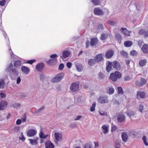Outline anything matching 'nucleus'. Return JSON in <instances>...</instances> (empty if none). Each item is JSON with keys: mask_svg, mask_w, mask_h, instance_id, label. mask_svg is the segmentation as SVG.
Wrapping results in <instances>:
<instances>
[{"mask_svg": "<svg viewBox=\"0 0 148 148\" xmlns=\"http://www.w3.org/2000/svg\"><path fill=\"white\" fill-rule=\"evenodd\" d=\"M44 65L43 63H40L38 64L36 66V68L38 71H40L44 68Z\"/></svg>", "mask_w": 148, "mask_h": 148, "instance_id": "aec40b11", "label": "nucleus"}, {"mask_svg": "<svg viewBox=\"0 0 148 148\" xmlns=\"http://www.w3.org/2000/svg\"><path fill=\"white\" fill-rule=\"evenodd\" d=\"M62 56H60L62 58H66L69 56L71 54L70 52L68 51H63L62 53Z\"/></svg>", "mask_w": 148, "mask_h": 148, "instance_id": "f3484780", "label": "nucleus"}, {"mask_svg": "<svg viewBox=\"0 0 148 148\" xmlns=\"http://www.w3.org/2000/svg\"><path fill=\"white\" fill-rule=\"evenodd\" d=\"M146 80L144 78H141L140 82L137 81L136 82V84L137 86H142L146 84Z\"/></svg>", "mask_w": 148, "mask_h": 148, "instance_id": "4468645a", "label": "nucleus"}, {"mask_svg": "<svg viewBox=\"0 0 148 148\" xmlns=\"http://www.w3.org/2000/svg\"><path fill=\"white\" fill-rule=\"evenodd\" d=\"M112 63L111 62H109L106 67V70L108 72H109L112 69Z\"/></svg>", "mask_w": 148, "mask_h": 148, "instance_id": "7c9ffc66", "label": "nucleus"}, {"mask_svg": "<svg viewBox=\"0 0 148 148\" xmlns=\"http://www.w3.org/2000/svg\"><path fill=\"white\" fill-rule=\"evenodd\" d=\"M66 65L67 67L70 69L71 67L72 64L71 62H69L66 63Z\"/></svg>", "mask_w": 148, "mask_h": 148, "instance_id": "6e6d98bb", "label": "nucleus"}, {"mask_svg": "<svg viewBox=\"0 0 148 148\" xmlns=\"http://www.w3.org/2000/svg\"><path fill=\"white\" fill-rule=\"evenodd\" d=\"M133 44L132 42L130 41H126L124 43V45L125 47L131 46Z\"/></svg>", "mask_w": 148, "mask_h": 148, "instance_id": "c756f323", "label": "nucleus"}, {"mask_svg": "<svg viewBox=\"0 0 148 148\" xmlns=\"http://www.w3.org/2000/svg\"><path fill=\"white\" fill-rule=\"evenodd\" d=\"M5 82L4 80L2 79H0V88L3 89L5 87Z\"/></svg>", "mask_w": 148, "mask_h": 148, "instance_id": "72a5a7b5", "label": "nucleus"}, {"mask_svg": "<svg viewBox=\"0 0 148 148\" xmlns=\"http://www.w3.org/2000/svg\"><path fill=\"white\" fill-rule=\"evenodd\" d=\"M98 42L97 39L95 38H93L91 39L90 41V45L92 46H94Z\"/></svg>", "mask_w": 148, "mask_h": 148, "instance_id": "a878e982", "label": "nucleus"}, {"mask_svg": "<svg viewBox=\"0 0 148 148\" xmlns=\"http://www.w3.org/2000/svg\"><path fill=\"white\" fill-rule=\"evenodd\" d=\"M84 148H91V145L89 143H86L84 145Z\"/></svg>", "mask_w": 148, "mask_h": 148, "instance_id": "8fccbe9b", "label": "nucleus"}, {"mask_svg": "<svg viewBox=\"0 0 148 148\" xmlns=\"http://www.w3.org/2000/svg\"><path fill=\"white\" fill-rule=\"evenodd\" d=\"M21 134L22 135V138H20V139L21 140L23 141H24L25 140V138L23 136V134L22 132L21 133Z\"/></svg>", "mask_w": 148, "mask_h": 148, "instance_id": "69168bd1", "label": "nucleus"}, {"mask_svg": "<svg viewBox=\"0 0 148 148\" xmlns=\"http://www.w3.org/2000/svg\"><path fill=\"white\" fill-rule=\"evenodd\" d=\"M64 76V74L62 73L58 74L51 80L53 83L58 82H60Z\"/></svg>", "mask_w": 148, "mask_h": 148, "instance_id": "f03ea898", "label": "nucleus"}, {"mask_svg": "<svg viewBox=\"0 0 148 148\" xmlns=\"http://www.w3.org/2000/svg\"><path fill=\"white\" fill-rule=\"evenodd\" d=\"M96 62L95 59H90L88 60V64L89 65L92 66L95 64Z\"/></svg>", "mask_w": 148, "mask_h": 148, "instance_id": "2f4dec72", "label": "nucleus"}, {"mask_svg": "<svg viewBox=\"0 0 148 148\" xmlns=\"http://www.w3.org/2000/svg\"><path fill=\"white\" fill-rule=\"evenodd\" d=\"M115 38L118 40H120L122 38V37L120 34L116 33L115 35Z\"/></svg>", "mask_w": 148, "mask_h": 148, "instance_id": "c9c22d12", "label": "nucleus"}, {"mask_svg": "<svg viewBox=\"0 0 148 148\" xmlns=\"http://www.w3.org/2000/svg\"><path fill=\"white\" fill-rule=\"evenodd\" d=\"M64 67V65L63 63L60 64L59 66L58 69L60 70H62Z\"/></svg>", "mask_w": 148, "mask_h": 148, "instance_id": "603ef678", "label": "nucleus"}, {"mask_svg": "<svg viewBox=\"0 0 148 148\" xmlns=\"http://www.w3.org/2000/svg\"><path fill=\"white\" fill-rule=\"evenodd\" d=\"M114 92V89L112 88H110L108 90V93L109 94H112Z\"/></svg>", "mask_w": 148, "mask_h": 148, "instance_id": "de8ad7c7", "label": "nucleus"}, {"mask_svg": "<svg viewBox=\"0 0 148 148\" xmlns=\"http://www.w3.org/2000/svg\"><path fill=\"white\" fill-rule=\"evenodd\" d=\"M147 31H145L144 29L140 30L138 32V34L140 35H143L145 37H147L145 36V34L147 33Z\"/></svg>", "mask_w": 148, "mask_h": 148, "instance_id": "cd10ccee", "label": "nucleus"}, {"mask_svg": "<svg viewBox=\"0 0 148 148\" xmlns=\"http://www.w3.org/2000/svg\"><path fill=\"white\" fill-rule=\"evenodd\" d=\"M79 88L78 84L76 83H72L70 87L71 90L73 92H75Z\"/></svg>", "mask_w": 148, "mask_h": 148, "instance_id": "0eeeda50", "label": "nucleus"}, {"mask_svg": "<svg viewBox=\"0 0 148 148\" xmlns=\"http://www.w3.org/2000/svg\"><path fill=\"white\" fill-rule=\"evenodd\" d=\"M21 122V119H18L17 120L16 123L17 125H20Z\"/></svg>", "mask_w": 148, "mask_h": 148, "instance_id": "e2e57ef3", "label": "nucleus"}, {"mask_svg": "<svg viewBox=\"0 0 148 148\" xmlns=\"http://www.w3.org/2000/svg\"><path fill=\"white\" fill-rule=\"evenodd\" d=\"M54 136L56 140L57 141H59L62 140L61 134L59 133H55Z\"/></svg>", "mask_w": 148, "mask_h": 148, "instance_id": "6ab92c4d", "label": "nucleus"}, {"mask_svg": "<svg viewBox=\"0 0 148 148\" xmlns=\"http://www.w3.org/2000/svg\"><path fill=\"white\" fill-rule=\"evenodd\" d=\"M46 148H54V146L50 141H47L45 143Z\"/></svg>", "mask_w": 148, "mask_h": 148, "instance_id": "a211bd4d", "label": "nucleus"}, {"mask_svg": "<svg viewBox=\"0 0 148 148\" xmlns=\"http://www.w3.org/2000/svg\"><path fill=\"white\" fill-rule=\"evenodd\" d=\"M122 77V74L119 72L115 71L114 73H111L110 76V79L113 82H116L117 79H120Z\"/></svg>", "mask_w": 148, "mask_h": 148, "instance_id": "f257e3e1", "label": "nucleus"}, {"mask_svg": "<svg viewBox=\"0 0 148 148\" xmlns=\"http://www.w3.org/2000/svg\"><path fill=\"white\" fill-rule=\"evenodd\" d=\"M8 103L5 101H1L0 102V110H3L5 109L7 106Z\"/></svg>", "mask_w": 148, "mask_h": 148, "instance_id": "ddd939ff", "label": "nucleus"}, {"mask_svg": "<svg viewBox=\"0 0 148 148\" xmlns=\"http://www.w3.org/2000/svg\"><path fill=\"white\" fill-rule=\"evenodd\" d=\"M108 37V35L107 34H102L100 37V39L102 40H104Z\"/></svg>", "mask_w": 148, "mask_h": 148, "instance_id": "e433bc0d", "label": "nucleus"}, {"mask_svg": "<svg viewBox=\"0 0 148 148\" xmlns=\"http://www.w3.org/2000/svg\"><path fill=\"white\" fill-rule=\"evenodd\" d=\"M118 92L119 94H123V92L122 87H119L117 88Z\"/></svg>", "mask_w": 148, "mask_h": 148, "instance_id": "79ce46f5", "label": "nucleus"}, {"mask_svg": "<svg viewBox=\"0 0 148 148\" xmlns=\"http://www.w3.org/2000/svg\"><path fill=\"white\" fill-rule=\"evenodd\" d=\"M142 139L145 145L146 146H148V143L147 141L146 137L145 136H143L142 138Z\"/></svg>", "mask_w": 148, "mask_h": 148, "instance_id": "49530a36", "label": "nucleus"}, {"mask_svg": "<svg viewBox=\"0 0 148 148\" xmlns=\"http://www.w3.org/2000/svg\"><path fill=\"white\" fill-rule=\"evenodd\" d=\"M112 63V66L114 69L116 70H119L120 69L121 65L118 62L114 61Z\"/></svg>", "mask_w": 148, "mask_h": 148, "instance_id": "1a4fd4ad", "label": "nucleus"}, {"mask_svg": "<svg viewBox=\"0 0 148 148\" xmlns=\"http://www.w3.org/2000/svg\"><path fill=\"white\" fill-rule=\"evenodd\" d=\"M145 95L144 92L138 91L137 92L136 98L138 99H140L141 98H144Z\"/></svg>", "mask_w": 148, "mask_h": 148, "instance_id": "dca6fc26", "label": "nucleus"}, {"mask_svg": "<svg viewBox=\"0 0 148 148\" xmlns=\"http://www.w3.org/2000/svg\"><path fill=\"white\" fill-rule=\"evenodd\" d=\"M8 72H10V74L11 77H13V76H18L19 74L18 70L15 68H12Z\"/></svg>", "mask_w": 148, "mask_h": 148, "instance_id": "20e7f679", "label": "nucleus"}, {"mask_svg": "<svg viewBox=\"0 0 148 148\" xmlns=\"http://www.w3.org/2000/svg\"><path fill=\"white\" fill-rule=\"evenodd\" d=\"M130 79V78L129 76H126L124 78V81H127Z\"/></svg>", "mask_w": 148, "mask_h": 148, "instance_id": "680f3d73", "label": "nucleus"}, {"mask_svg": "<svg viewBox=\"0 0 148 148\" xmlns=\"http://www.w3.org/2000/svg\"><path fill=\"white\" fill-rule=\"evenodd\" d=\"M5 3L6 1L5 0L0 1V5L2 6H4L5 4Z\"/></svg>", "mask_w": 148, "mask_h": 148, "instance_id": "3c124183", "label": "nucleus"}, {"mask_svg": "<svg viewBox=\"0 0 148 148\" xmlns=\"http://www.w3.org/2000/svg\"><path fill=\"white\" fill-rule=\"evenodd\" d=\"M126 113L127 115L130 117L131 120H134V117H135V116L136 115V114L134 112L128 110Z\"/></svg>", "mask_w": 148, "mask_h": 148, "instance_id": "6e6552de", "label": "nucleus"}, {"mask_svg": "<svg viewBox=\"0 0 148 148\" xmlns=\"http://www.w3.org/2000/svg\"><path fill=\"white\" fill-rule=\"evenodd\" d=\"M48 136V135H45L44 134L42 131H41L40 133L39 134L40 137L41 138H45Z\"/></svg>", "mask_w": 148, "mask_h": 148, "instance_id": "ea45409f", "label": "nucleus"}, {"mask_svg": "<svg viewBox=\"0 0 148 148\" xmlns=\"http://www.w3.org/2000/svg\"><path fill=\"white\" fill-rule=\"evenodd\" d=\"M96 105V104L95 103H93L92 105V106L90 108V111L91 112H93L95 110V108Z\"/></svg>", "mask_w": 148, "mask_h": 148, "instance_id": "37998d69", "label": "nucleus"}, {"mask_svg": "<svg viewBox=\"0 0 148 148\" xmlns=\"http://www.w3.org/2000/svg\"><path fill=\"white\" fill-rule=\"evenodd\" d=\"M116 129V127L115 126H114L112 127L111 130L112 131H114Z\"/></svg>", "mask_w": 148, "mask_h": 148, "instance_id": "774afa93", "label": "nucleus"}, {"mask_svg": "<svg viewBox=\"0 0 148 148\" xmlns=\"http://www.w3.org/2000/svg\"><path fill=\"white\" fill-rule=\"evenodd\" d=\"M103 55L102 53H99L94 58L96 62H99L103 60Z\"/></svg>", "mask_w": 148, "mask_h": 148, "instance_id": "9d476101", "label": "nucleus"}, {"mask_svg": "<svg viewBox=\"0 0 148 148\" xmlns=\"http://www.w3.org/2000/svg\"><path fill=\"white\" fill-rule=\"evenodd\" d=\"M13 64L12 63H10L8 67L6 69L5 71L6 72H8L10 70V69L13 68Z\"/></svg>", "mask_w": 148, "mask_h": 148, "instance_id": "a19ab883", "label": "nucleus"}, {"mask_svg": "<svg viewBox=\"0 0 148 148\" xmlns=\"http://www.w3.org/2000/svg\"><path fill=\"white\" fill-rule=\"evenodd\" d=\"M144 109L145 108L144 106L142 105H140V106L139 110L140 112H142Z\"/></svg>", "mask_w": 148, "mask_h": 148, "instance_id": "09e8293b", "label": "nucleus"}, {"mask_svg": "<svg viewBox=\"0 0 148 148\" xmlns=\"http://www.w3.org/2000/svg\"><path fill=\"white\" fill-rule=\"evenodd\" d=\"M21 61L18 60L15 61L14 64V66L16 68H18V66H21Z\"/></svg>", "mask_w": 148, "mask_h": 148, "instance_id": "c85d7f7f", "label": "nucleus"}, {"mask_svg": "<svg viewBox=\"0 0 148 148\" xmlns=\"http://www.w3.org/2000/svg\"><path fill=\"white\" fill-rule=\"evenodd\" d=\"M126 117L124 114L122 112L119 113L117 117V121L119 123L124 122L125 121Z\"/></svg>", "mask_w": 148, "mask_h": 148, "instance_id": "7ed1b4c3", "label": "nucleus"}, {"mask_svg": "<svg viewBox=\"0 0 148 148\" xmlns=\"http://www.w3.org/2000/svg\"><path fill=\"white\" fill-rule=\"evenodd\" d=\"M121 137L123 141L126 142L128 139V136L125 132H123L121 134Z\"/></svg>", "mask_w": 148, "mask_h": 148, "instance_id": "4be33fe9", "label": "nucleus"}, {"mask_svg": "<svg viewBox=\"0 0 148 148\" xmlns=\"http://www.w3.org/2000/svg\"><path fill=\"white\" fill-rule=\"evenodd\" d=\"M78 72H81L82 71L83 67L82 65L81 64L77 65L75 66Z\"/></svg>", "mask_w": 148, "mask_h": 148, "instance_id": "473e14b6", "label": "nucleus"}, {"mask_svg": "<svg viewBox=\"0 0 148 148\" xmlns=\"http://www.w3.org/2000/svg\"><path fill=\"white\" fill-rule=\"evenodd\" d=\"M19 127H15L14 129V131L15 132H18L19 131Z\"/></svg>", "mask_w": 148, "mask_h": 148, "instance_id": "13d9d810", "label": "nucleus"}, {"mask_svg": "<svg viewBox=\"0 0 148 148\" xmlns=\"http://www.w3.org/2000/svg\"><path fill=\"white\" fill-rule=\"evenodd\" d=\"M146 63L147 60H142L139 62V64L141 66H143L146 64Z\"/></svg>", "mask_w": 148, "mask_h": 148, "instance_id": "f704fd0d", "label": "nucleus"}, {"mask_svg": "<svg viewBox=\"0 0 148 148\" xmlns=\"http://www.w3.org/2000/svg\"><path fill=\"white\" fill-rule=\"evenodd\" d=\"M38 140V138H36L34 140H32L30 139H29L30 141V143L32 145H36L37 144V141Z\"/></svg>", "mask_w": 148, "mask_h": 148, "instance_id": "bb28decb", "label": "nucleus"}, {"mask_svg": "<svg viewBox=\"0 0 148 148\" xmlns=\"http://www.w3.org/2000/svg\"><path fill=\"white\" fill-rule=\"evenodd\" d=\"M137 51L135 50L132 51L130 53V55L133 56H136L137 55Z\"/></svg>", "mask_w": 148, "mask_h": 148, "instance_id": "a18cd8bd", "label": "nucleus"}, {"mask_svg": "<svg viewBox=\"0 0 148 148\" xmlns=\"http://www.w3.org/2000/svg\"><path fill=\"white\" fill-rule=\"evenodd\" d=\"M121 54L124 57H127V53L124 51H121Z\"/></svg>", "mask_w": 148, "mask_h": 148, "instance_id": "5fc2aeb1", "label": "nucleus"}, {"mask_svg": "<svg viewBox=\"0 0 148 148\" xmlns=\"http://www.w3.org/2000/svg\"><path fill=\"white\" fill-rule=\"evenodd\" d=\"M57 56L56 54H53L51 55L50 56V57L51 58H57Z\"/></svg>", "mask_w": 148, "mask_h": 148, "instance_id": "0e129e2a", "label": "nucleus"}, {"mask_svg": "<svg viewBox=\"0 0 148 148\" xmlns=\"http://www.w3.org/2000/svg\"><path fill=\"white\" fill-rule=\"evenodd\" d=\"M121 33L125 36H130L131 32L128 31L126 28L122 27L120 29Z\"/></svg>", "mask_w": 148, "mask_h": 148, "instance_id": "f8f14e48", "label": "nucleus"}, {"mask_svg": "<svg viewBox=\"0 0 148 148\" xmlns=\"http://www.w3.org/2000/svg\"><path fill=\"white\" fill-rule=\"evenodd\" d=\"M35 61H36V60L35 59H33V60H29L27 61V63L28 64H32Z\"/></svg>", "mask_w": 148, "mask_h": 148, "instance_id": "864d4df0", "label": "nucleus"}, {"mask_svg": "<svg viewBox=\"0 0 148 148\" xmlns=\"http://www.w3.org/2000/svg\"><path fill=\"white\" fill-rule=\"evenodd\" d=\"M102 128L103 129V131L105 134H107L109 131L108 127L105 125H103Z\"/></svg>", "mask_w": 148, "mask_h": 148, "instance_id": "b1692460", "label": "nucleus"}, {"mask_svg": "<svg viewBox=\"0 0 148 148\" xmlns=\"http://www.w3.org/2000/svg\"><path fill=\"white\" fill-rule=\"evenodd\" d=\"M143 52L145 53H148V45H144L142 48Z\"/></svg>", "mask_w": 148, "mask_h": 148, "instance_id": "393cba45", "label": "nucleus"}, {"mask_svg": "<svg viewBox=\"0 0 148 148\" xmlns=\"http://www.w3.org/2000/svg\"><path fill=\"white\" fill-rule=\"evenodd\" d=\"M45 108L44 106H42L41 108L38 109V110L35 111L34 113L35 114H38L40 113V112L43 110Z\"/></svg>", "mask_w": 148, "mask_h": 148, "instance_id": "58836bf2", "label": "nucleus"}, {"mask_svg": "<svg viewBox=\"0 0 148 148\" xmlns=\"http://www.w3.org/2000/svg\"><path fill=\"white\" fill-rule=\"evenodd\" d=\"M98 101L101 103H107L109 102L106 96H100L98 99Z\"/></svg>", "mask_w": 148, "mask_h": 148, "instance_id": "423d86ee", "label": "nucleus"}, {"mask_svg": "<svg viewBox=\"0 0 148 148\" xmlns=\"http://www.w3.org/2000/svg\"><path fill=\"white\" fill-rule=\"evenodd\" d=\"M57 61V60L56 59H51L48 60L47 62L48 64L49 65H52L54 64Z\"/></svg>", "mask_w": 148, "mask_h": 148, "instance_id": "5701e85b", "label": "nucleus"}, {"mask_svg": "<svg viewBox=\"0 0 148 148\" xmlns=\"http://www.w3.org/2000/svg\"><path fill=\"white\" fill-rule=\"evenodd\" d=\"M114 51L111 50H110L106 52L105 54V57L107 59H109L111 58L113 55Z\"/></svg>", "mask_w": 148, "mask_h": 148, "instance_id": "2eb2a0df", "label": "nucleus"}, {"mask_svg": "<svg viewBox=\"0 0 148 148\" xmlns=\"http://www.w3.org/2000/svg\"><path fill=\"white\" fill-rule=\"evenodd\" d=\"M94 13L95 15L98 16H103L104 14V12L102 10L98 7L94 9Z\"/></svg>", "mask_w": 148, "mask_h": 148, "instance_id": "39448f33", "label": "nucleus"}, {"mask_svg": "<svg viewBox=\"0 0 148 148\" xmlns=\"http://www.w3.org/2000/svg\"><path fill=\"white\" fill-rule=\"evenodd\" d=\"M104 78V76L103 74L101 72H100L99 74V79H103Z\"/></svg>", "mask_w": 148, "mask_h": 148, "instance_id": "c03bdc74", "label": "nucleus"}, {"mask_svg": "<svg viewBox=\"0 0 148 148\" xmlns=\"http://www.w3.org/2000/svg\"><path fill=\"white\" fill-rule=\"evenodd\" d=\"M99 114L101 115L102 116H107V113L103 111H100L99 112Z\"/></svg>", "mask_w": 148, "mask_h": 148, "instance_id": "4d7b16f0", "label": "nucleus"}, {"mask_svg": "<svg viewBox=\"0 0 148 148\" xmlns=\"http://www.w3.org/2000/svg\"><path fill=\"white\" fill-rule=\"evenodd\" d=\"M1 97L2 98H4L5 97L6 95L5 94L1 92L0 93Z\"/></svg>", "mask_w": 148, "mask_h": 148, "instance_id": "338daca9", "label": "nucleus"}, {"mask_svg": "<svg viewBox=\"0 0 148 148\" xmlns=\"http://www.w3.org/2000/svg\"><path fill=\"white\" fill-rule=\"evenodd\" d=\"M95 5H99L100 3V0H90Z\"/></svg>", "mask_w": 148, "mask_h": 148, "instance_id": "4c0bfd02", "label": "nucleus"}, {"mask_svg": "<svg viewBox=\"0 0 148 148\" xmlns=\"http://www.w3.org/2000/svg\"><path fill=\"white\" fill-rule=\"evenodd\" d=\"M21 70L24 73L27 74L29 72V69L25 66L21 67Z\"/></svg>", "mask_w": 148, "mask_h": 148, "instance_id": "412c9836", "label": "nucleus"}, {"mask_svg": "<svg viewBox=\"0 0 148 148\" xmlns=\"http://www.w3.org/2000/svg\"><path fill=\"white\" fill-rule=\"evenodd\" d=\"M108 23L111 25L114 26L115 24V22L112 21H109L108 22Z\"/></svg>", "mask_w": 148, "mask_h": 148, "instance_id": "bf43d9fd", "label": "nucleus"}, {"mask_svg": "<svg viewBox=\"0 0 148 148\" xmlns=\"http://www.w3.org/2000/svg\"><path fill=\"white\" fill-rule=\"evenodd\" d=\"M36 131L34 129H30L28 131L27 135L28 136L32 137L34 136L36 134Z\"/></svg>", "mask_w": 148, "mask_h": 148, "instance_id": "9b49d317", "label": "nucleus"}, {"mask_svg": "<svg viewBox=\"0 0 148 148\" xmlns=\"http://www.w3.org/2000/svg\"><path fill=\"white\" fill-rule=\"evenodd\" d=\"M21 81V79L19 77H18L16 79V83L19 84Z\"/></svg>", "mask_w": 148, "mask_h": 148, "instance_id": "052dcab7", "label": "nucleus"}]
</instances>
